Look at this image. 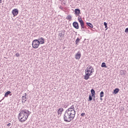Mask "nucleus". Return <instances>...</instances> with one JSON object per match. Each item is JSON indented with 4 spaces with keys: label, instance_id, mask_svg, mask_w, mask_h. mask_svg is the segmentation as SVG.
Wrapping results in <instances>:
<instances>
[{
    "label": "nucleus",
    "instance_id": "f257e3e1",
    "mask_svg": "<svg viewBox=\"0 0 128 128\" xmlns=\"http://www.w3.org/2000/svg\"><path fill=\"white\" fill-rule=\"evenodd\" d=\"M76 116V110L74 105H72L70 108L65 111L64 115V120L66 122H70Z\"/></svg>",
    "mask_w": 128,
    "mask_h": 128
},
{
    "label": "nucleus",
    "instance_id": "f03ea898",
    "mask_svg": "<svg viewBox=\"0 0 128 128\" xmlns=\"http://www.w3.org/2000/svg\"><path fill=\"white\" fill-rule=\"evenodd\" d=\"M30 114H32V112H30L28 110L26 109L20 110L18 115L19 122H26L28 120V116H30Z\"/></svg>",
    "mask_w": 128,
    "mask_h": 128
},
{
    "label": "nucleus",
    "instance_id": "7ed1b4c3",
    "mask_svg": "<svg viewBox=\"0 0 128 128\" xmlns=\"http://www.w3.org/2000/svg\"><path fill=\"white\" fill-rule=\"evenodd\" d=\"M94 72V68L92 67V66H88L87 68L85 70L86 75L84 78V80H88L90 78V76H92V72Z\"/></svg>",
    "mask_w": 128,
    "mask_h": 128
},
{
    "label": "nucleus",
    "instance_id": "20e7f679",
    "mask_svg": "<svg viewBox=\"0 0 128 128\" xmlns=\"http://www.w3.org/2000/svg\"><path fill=\"white\" fill-rule=\"evenodd\" d=\"M78 22H79L82 30H84H84L86 28V27L84 26V20H82V18L78 17Z\"/></svg>",
    "mask_w": 128,
    "mask_h": 128
},
{
    "label": "nucleus",
    "instance_id": "39448f33",
    "mask_svg": "<svg viewBox=\"0 0 128 128\" xmlns=\"http://www.w3.org/2000/svg\"><path fill=\"white\" fill-rule=\"evenodd\" d=\"M40 44V42L38 39L34 40L32 42V46L34 48H38Z\"/></svg>",
    "mask_w": 128,
    "mask_h": 128
},
{
    "label": "nucleus",
    "instance_id": "423d86ee",
    "mask_svg": "<svg viewBox=\"0 0 128 128\" xmlns=\"http://www.w3.org/2000/svg\"><path fill=\"white\" fill-rule=\"evenodd\" d=\"M12 14L14 16H16L18 14V8H14L12 10Z\"/></svg>",
    "mask_w": 128,
    "mask_h": 128
},
{
    "label": "nucleus",
    "instance_id": "0eeeda50",
    "mask_svg": "<svg viewBox=\"0 0 128 128\" xmlns=\"http://www.w3.org/2000/svg\"><path fill=\"white\" fill-rule=\"evenodd\" d=\"M26 96H28V94H26V93H25L23 94L22 96V104H24V102H26V100H28V98H26Z\"/></svg>",
    "mask_w": 128,
    "mask_h": 128
},
{
    "label": "nucleus",
    "instance_id": "6e6552de",
    "mask_svg": "<svg viewBox=\"0 0 128 128\" xmlns=\"http://www.w3.org/2000/svg\"><path fill=\"white\" fill-rule=\"evenodd\" d=\"M72 26L76 30H78L80 28V25H78V23L77 22H74L72 23Z\"/></svg>",
    "mask_w": 128,
    "mask_h": 128
},
{
    "label": "nucleus",
    "instance_id": "1a4fd4ad",
    "mask_svg": "<svg viewBox=\"0 0 128 128\" xmlns=\"http://www.w3.org/2000/svg\"><path fill=\"white\" fill-rule=\"evenodd\" d=\"M37 40H38L40 44H44V38L42 37L38 38Z\"/></svg>",
    "mask_w": 128,
    "mask_h": 128
},
{
    "label": "nucleus",
    "instance_id": "9d476101",
    "mask_svg": "<svg viewBox=\"0 0 128 128\" xmlns=\"http://www.w3.org/2000/svg\"><path fill=\"white\" fill-rule=\"evenodd\" d=\"M74 14L76 16H78L80 14V10L78 8H76L74 10Z\"/></svg>",
    "mask_w": 128,
    "mask_h": 128
},
{
    "label": "nucleus",
    "instance_id": "9b49d317",
    "mask_svg": "<svg viewBox=\"0 0 128 128\" xmlns=\"http://www.w3.org/2000/svg\"><path fill=\"white\" fill-rule=\"evenodd\" d=\"M81 56H82V54L80 53V52H78V53H76L75 56V58H76V60H80Z\"/></svg>",
    "mask_w": 128,
    "mask_h": 128
},
{
    "label": "nucleus",
    "instance_id": "f8f14e48",
    "mask_svg": "<svg viewBox=\"0 0 128 128\" xmlns=\"http://www.w3.org/2000/svg\"><path fill=\"white\" fill-rule=\"evenodd\" d=\"M66 30L61 31V32H59L58 36H60V38H64V36Z\"/></svg>",
    "mask_w": 128,
    "mask_h": 128
},
{
    "label": "nucleus",
    "instance_id": "ddd939ff",
    "mask_svg": "<svg viewBox=\"0 0 128 128\" xmlns=\"http://www.w3.org/2000/svg\"><path fill=\"white\" fill-rule=\"evenodd\" d=\"M62 112H64V108H60L58 111V116H62Z\"/></svg>",
    "mask_w": 128,
    "mask_h": 128
},
{
    "label": "nucleus",
    "instance_id": "4468645a",
    "mask_svg": "<svg viewBox=\"0 0 128 128\" xmlns=\"http://www.w3.org/2000/svg\"><path fill=\"white\" fill-rule=\"evenodd\" d=\"M104 92L102 91L100 92V100L102 101V98H104Z\"/></svg>",
    "mask_w": 128,
    "mask_h": 128
},
{
    "label": "nucleus",
    "instance_id": "2eb2a0df",
    "mask_svg": "<svg viewBox=\"0 0 128 128\" xmlns=\"http://www.w3.org/2000/svg\"><path fill=\"white\" fill-rule=\"evenodd\" d=\"M120 92V88H116L114 89V92L113 94H118V92Z\"/></svg>",
    "mask_w": 128,
    "mask_h": 128
},
{
    "label": "nucleus",
    "instance_id": "dca6fc26",
    "mask_svg": "<svg viewBox=\"0 0 128 128\" xmlns=\"http://www.w3.org/2000/svg\"><path fill=\"white\" fill-rule=\"evenodd\" d=\"M86 24L90 28H94V26L90 22H86Z\"/></svg>",
    "mask_w": 128,
    "mask_h": 128
},
{
    "label": "nucleus",
    "instance_id": "f3484780",
    "mask_svg": "<svg viewBox=\"0 0 128 128\" xmlns=\"http://www.w3.org/2000/svg\"><path fill=\"white\" fill-rule=\"evenodd\" d=\"M90 92L92 95V98H94V95L96 94V91L94 89L90 90Z\"/></svg>",
    "mask_w": 128,
    "mask_h": 128
},
{
    "label": "nucleus",
    "instance_id": "a211bd4d",
    "mask_svg": "<svg viewBox=\"0 0 128 128\" xmlns=\"http://www.w3.org/2000/svg\"><path fill=\"white\" fill-rule=\"evenodd\" d=\"M12 94L10 91H8L6 92L4 94V98H8V94Z\"/></svg>",
    "mask_w": 128,
    "mask_h": 128
},
{
    "label": "nucleus",
    "instance_id": "6ab92c4d",
    "mask_svg": "<svg viewBox=\"0 0 128 128\" xmlns=\"http://www.w3.org/2000/svg\"><path fill=\"white\" fill-rule=\"evenodd\" d=\"M102 68H108V66H106V62H103L101 65Z\"/></svg>",
    "mask_w": 128,
    "mask_h": 128
},
{
    "label": "nucleus",
    "instance_id": "aec40b11",
    "mask_svg": "<svg viewBox=\"0 0 128 128\" xmlns=\"http://www.w3.org/2000/svg\"><path fill=\"white\" fill-rule=\"evenodd\" d=\"M72 16L70 15H68L67 18H66V19L68 20H72Z\"/></svg>",
    "mask_w": 128,
    "mask_h": 128
},
{
    "label": "nucleus",
    "instance_id": "412c9836",
    "mask_svg": "<svg viewBox=\"0 0 128 128\" xmlns=\"http://www.w3.org/2000/svg\"><path fill=\"white\" fill-rule=\"evenodd\" d=\"M80 40V38H78L76 40V44H78V42Z\"/></svg>",
    "mask_w": 128,
    "mask_h": 128
},
{
    "label": "nucleus",
    "instance_id": "4be33fe9",
    "mask_svg": "<svg viewBox=\"0 0 128 128\" xmlns=\"http://www.w3.org/2000/svg\"><path fill=\"white\" fill-rule=\"evenodd\" d=\"M104 24L105 26V28H106V30H108V23H106V22H104Z\"/></svg>",
    "mask_w": 128,
    "mask_h": 128
},
{
    "label": "nucleus",
    "instance_id": "5701e85b",
    "mask_svg": "<svg viewBox=\"0 0 128 128\" xmlns=\"http://www.w3.org/2000/svg\"><path fill=\"white\" fill-rule=\"evenodd\" d=\"M88 100H89V102H90L92 100V96L91 95L89 96V98H88Z\"/></svg>",
    "mask_w": 128,
    "mask_h": 128
},
{
    "label": "nucleus",
    "instance_id": "b1692460",
    "mask_svg": "<svg viewBox=\"0 0 128 128\" xmlns=\"http://www.w3.org/2000/svg\"><path fill=\"white\" fill-rule=\"evenodd\" d=\"M15 56H16L17 58H18V56H20V53H16L15 54Z\"/></svg>",
    "mask_w": 128,
    "mask_h": 128
},
{
    "label": "nucleus",
    "instance_id": "393cba45",
    "mask_svg": "<svg viewBox=\"0 0 128 128\" xmlns=\"http://www.w3.org/2000/svg\"><path fill=\"white\" fill-rule=\"evenodd\" d=\"M122 72H121V75L122 76H124L126 74V73L124 72V71H122Z\"/></svg>",
    "mask_w": 128,
    "mask_h": 128
},
{
    "label": "nucleus",
    "instance_id": "a878e982",
    "mask_svg": "<svg viewBox=\"0 0 128 128\" xmlns=\"http://www.w3.org/2000/svg\"><path fill=\"white\" fill-rule=\"evenodd\" d=\"M81 116H86V113H82L81 114Z\"/></svg>",
    "mask_w": 128,
    "mask_h": 128
},
{
    "label": "nucleus",
    "instance_id": "bb28decb",
    "mask_svg": "<svg viewBox=\"0 0 128 128\" xmlns=\"http://www.w3.org/2000/svg\"><path fill=\"white\" fill-rule=\"evenodd\" d=\"M124 32H128V28H126Z\"/></svg>",
    "mask_w": 128,
    "mask_h": 128
},
{
    "label": "nucleus",
    "instance_id": "cd10ccee",
    "mask_svg": "<svg viewBox=\"0 0 128 128\" xmlns=\"http://www.w3.org/2000/svg\"><path fill=\"white\" fill-rule=\"evenodd\" d=\"M10 123H8V124H7V126H10Z\"/></svg>",
    "mask_w": 128,
    "mask_h": 128
},
{
    "label": "nucleus",
    "instance_id": "c85d7f7f",
    "mask_svg": "<svg viewBox=\"0 0 128 128\" xmlns=\"http://www.w3.org/2000/svg\"><path fill=\"white\" fill-rule=\"evenodd\" d=\"M93 100L94 101L96 100V96H94V97H93Z\"/></svg>",
    "mask_w": 128,
    "mask_h": 128
},
{
    "label": "nucleus",
    "instance_id": "c756f323",
    "mask_svg": "<svg viewBox=\"0 0 128 128\" xmlns=\"http://www.w3.org/2000/svg\"><path fill=\"white\" fill-rule=\"evenodd\" d=\"M2 0H0V4H2Z\"/></svg>",
    "mask_w": 128,
    "mask_h": 128
},
{
    "label": "nucleus",
    "instance_id": "7c9ffc66",
    "mask_svg": "<svg viewBox=\"0 0 128 128\" xmlns=\"http://www.w3.org/2000/svg\"><path fill=\"white\" fill-rule=\"evenodd\" d=\"M4 99V98H3L0 102H2V100H3Z\"/></svg>",
    "mask_w": 128,
    "mask_h": 128
}]
</instances>
